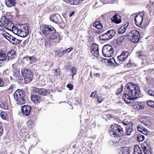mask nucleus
<instances>
[{
    "mask_svg": "<svg viewBox=\"0 0 154 154\" xmlns=\"http://www.w3.org/2000/svg\"><path fill=\"white\" fill-rule=\"evenodd\" d=\"M144 13V11H143L139 13L136 16L135 18V23L137 26H140L142 25Z\"/></svg>",
    "mask_w": 154,
    "mask_h": 154,
    "instance_id": "11",
    "label": "nucleus"
},
{
    "mask_svg": "<svg viewBox=\"0 0 154 154\" xmlns=\"http://www.w3.org/2000/svg\"><path fill=\"white\" fill-rule=\"evenodd\" d=\"M137 129L139 132H143L144 129L141 128V126L140 125H138L137 127Z\"/></svg>",
    "mask_w": 154,
    "mask_h": 154,
    "instance_id": "49",
    "label": "nucleus"
},
{
    "mask_svg": "<svg viewBox=\"0 0 154 154\" xmlns=\"http://www.w3.org/2000/svg\"><path fill=\"white\" fill-rule=\"evenodd\" d=\"M96 94H97L96 91H94V92H93L91 93V95H90V97H94Z\"/></svg>",
    "mask_w": 154,
    "mask_h": 154,
    "instance_id": "55",
    "label": "nucleus"
},
{
    "mask_svg": "<svg viewBox=\"0 0 154 154\" xmlns=\"http://www.w3.org/2000/svg\"><path fill=\"white\" fill-rule=\"evenodd\" d=\"M103 100V98L100 96L98 97L97 98V100L99 103H101Z\"/></svg>",
    "mask_w": 154,
    "mask_h": 154,
    "instance_id": "53",
    "label": "nucleus"
},
{
    "mask_svg": "<svg viewBox=\"0 0 154 154\" xmlns=\"http://www.w3.org/2000/svg\"><path fill=\"white\" fill-rule=\"evenodd\" d=\"M71 71L72 72L71 75L72 76V79H73L74 78V76L76 75V73L77 71L76 67L75 66H73L72 68Z\"/></svg>",
    "mask_w": 154,
    "mask_h": 154,
    "instance_id": "35",
    "label": "nucleus"
},
{
    "mask_svg": "<svg viewBox=\"0 0 154 154\" xmlns=\"http://www.w3.org/2000/svg\"><path fill=\"white\" fill-rule=\"evenodd\" d=\"M72 50V48H68L65 50L63 51V52H64L65 54L70 52Z\"/></svg>",
    "mask_w": 154,
    "mask_h": 154,
    "instance_id": "46",
    "label": "nucleus"
},
{
    "mask_svg": "<svg viewBox=\"0 0 154 154\" xmlns=\"http://www.w3.org/2000/svg\"><path fill=\"white\" fill-rule=\"evenodd\" d=\"M7 55L3 50H0V61H4L6 60Z\"/></svg>",
    "mask_w": 154,
    "mask_h": 154,
    "instance_id": "21",
    "label": "nucleus"
},
{
    "mask_svg": "<svg viewBox=\"0 0 154 154\" xmlns=\"http://www.w3.org/2000/svg\"><path fill=\"white\" fill-rule=\"evenodd\" d=\"M128 39L131 41L137 43L140 41V35L139 32L136 30H133L127 34Z\"/></svg>",
    "mask_w": 154,
    "mask_h": 154,
    "instance_id": "6",
    "label": "nucleus"
},
{
    "mask_svg": "<svg viewBox=\"0 0 154 154\" xmlns=\"http://www.w3.org/2000/svg\"><path fill=\"white\" fill-rule=\"evenodd\" d=\"M21 73L26 83H28L32 81L33 75L32 72L29 69L23 68L21 69Z\"/></svg>",
    "mask_w": 154,
    "mask_h": 154,
    "instance_id": "7",
    "label": "nucleus"
},
{
    "mask_svg": "<svg viewBox=\"0 0 154 154\" xmlns=\"http://www.w3.org/2000/svg\"><path fill=\"white\" fill-rule=\"evenodd\" d=\"M133 126H126L125 127V132L128 135H131L133 131Z\"/></svg>",
    "mask_w": 154,
    "mask_h": 154,
    "instance_id": "27",
    "label": "nucleus"
},
{
    "mask_svg": "<svg viewBox=\"0 0 154 154\" xmlns=\"http://www.w3.org/2000/svg\"><path fill=\"white\" fill-rule=\"evenodd\" d=\"M10 39L9 42H11L12 44L16 45L20 43L21 40L17 39L14 37L12 36L10 37Z\"/></svg>",
    "mask_w": 154,
    "mask_h": 154,
    "instance_id": "25",
    "label": "nucleus"
},
{
    "mask_svg": "<svg viewBox=\"0 0 154 154\" xmlns=\"http://www.w3.org/2000/svg\"><path fill=\"white\" fill-rule=\"evenodd\" d=\"M134 154H143L139 146L137 145L135 146Z\"/></svg>",
    "mask_w": 154,
    "mask_h": 154,
    "instance_id": "30",
    "label": "nucleus"
},
{
    "mask_svg": "<svg viewBox=\"0 0 154 154\" xmlns=\"http://www.w3.org/2000/svg\"><path fill=\"white\" fill-rule=\"evenodd\" d=\"M34 92H36L42 95L46 96L50 94V91L44 88H34L33 89Z\"/></svg>",
    "mask_w": 154,
    "mask_h": 154,
    "instance_id": "12",
    "label": "nucleus"
},
{
    "mask_svg": "<svg viewBox=\"0 0 154 154\" xmlns=\"http://www.w3.org/2000/svg\"><path fill=\"white\" fill-rule=\"evenodd\" d=\"M23 59L27 61V63L29 64H32L35 62L36 59L34 56L29 57L26 56L23 58Z\"/></svg>",
    "mask_w": 154,
    "mask_h": 154,
    "instance_id": "19",
    "label": "nucleus"
},
{
    "mask_svg": "<svg viewBox=\"0 0 154 154\" xmlns=\"http://www.w3.org/2000/svg\"><path fill=\"white\" fill-rule=\"evenodd\" d=\"M0 115L1 117L2 118V119H6L7 116L5 112H1V113Z\"/></svg>",
    "mask_w": 154,
    "mask_h": 154,
    "instance_id": "40",
    "label": "nucleus"
},
{
    "mask_svg": "<svg viewBox=\"0 0 154 154\" xmlns=\"http://www.w3.org/2000/svg\"><path fill=\"white\" fill-rule=\"evenodd\" d=\"M15 85H14L12 84L10 85L8 88V90H12L14 88H15Z\"/></svg>",
    "mask_w": 154,
    "mask_h": 154,
    "instance_id": "54",
    "label": "nucleus"
},
{
    "mask_svg": "<svg viewBox=\"0 0 154 154\" xmlns=\"http://www.w3.org/2000/svg\"><path fill=\"white\" fill-rule=\"evenodd\" d=\"M125 67H130L131 66V64L130 63H128L127 64V65H125Z\"/></svg>",
    "mask_w": 154,
    "mask_h": 154,
    "instance_id": "59",
    "label": "nucleus"
},
{
    "mask_svg": "<svg viewBox=\"0 0 154 154\" xmlns=\"http://www.w3.org/2000/svg\"><path fill=\"white\" fill-rule=\"evenodd\" d=\"M94 75L96 76H99V73H97V74H94Z\"/></svg>",
    "mask_w": 154,
    "mask_h": 154,
    "instance_id": "63",
    "label": "nucleus"
},
{
    "mask_svg": "<svg viewBox=\"0 0 154 154\" xmlns=\"http://www.w3.org/2000/svg\"><path fill=\"white\" fill-rule=\"evenodd\" d=\"M4 84L5 83L4 80L0 78V87L3 86Z\"/></svg>",
    "mask_w": 154,
    "mask_h": 154,
    "instance_id": "51",
    "label": "nucleus"
},
{
    "mask_svg": "<svg viewBox=\"0 0 154 154\" xmlns=\"http://www.w3.org/2000/svg\"><path fill=\"white\" fill-rule=\"evenodd\" d=\"M146 119L144 118H142L140 119V122L144 125H146L147 124V122H146Z\"/></svg>",
    "mask_w": 154,
    "mask_h": 154,
    "instance_id": "39",
    "label": "nucleus"
},
{
    "mask_svg": "<svg viewBox=\"0 0 154 154\" xmlns=\"http://www.w3.org/2000/svg\"><path fill=\"white\" fill-rule=\"evenodd\" d=\"M148 94L150 96H154V91L152 90L148 91Z\"/></svg>",
    "mask_w": 154,
    "mask_h": 154,
    "instance_id": "47",
    "label": "nucleus"
},
{
    "mask_svg": "<svg viewBox=\"0 0 154 154\" xmlns=\"http://www.w3.org/2000/svg\"><path fill=\"white\" fill-rule=\"evenodd\" d=\"M126 30V29L125 27H124L122 26L119 29L118 33L120 34H122L125 32Z\"/></svg>",
    "mask_w": 154,
    "mask_h": 154,
    "instance_id": "34",
    "label": "nucleus"
},
{
    "mask_svg": "<svg viewBox=\"0 0 154 154\" xmlns=\"http://www.w3.org/2000/svg\"><path fill=\"white\" fill-rule=\"evenodd\" d=\"M5 3L7 7L11 8L15 6L16 2L15 0H5Z\"/></svg>",
    "mask_w": 154,
    "mask_h": 154,
    "instance_id": "22",
    "label": "nucleus"
},
{
    "mask_svg": "<svg viewBox=\"0 0 154 154\" xmlns=\"http://www.w3.org/2000/svg\"><path fill=\"white\" fill-rule=\"evenodd\" d=\"M137 105L139 106V109H142L144 108L143 104L140 102H137Z\"/></svg>",
    "mask_w": 154,
    "mask_h": 154,
    "instance_id": "44",
    "label": "nucleus"
},
{
    "mask_svg": "<svg viewBox=\"0 0 154 154\" xmlns=\"http://www.w3.org/2000/svg\"><path fill=\"white\" fill-rule=\"evenodd\" d=\"M67 87L69 89L71 90L73 89V85L71 84H68L67 85Z\"/></svg>",
    "mask_w": 154,
    "mask_h": 154,
    "instance_id": "52",
    "label": "nucleus"
},
{
    "mask_svg": "<svg viewBox=\"0 0 154 154\" xmlns=\"http://www.w3.org/2000/svg\"><path fill=\"white\" fill-rule=\"evenodd\" d=\"M93 26L99 29H102L103 27L102 24L100 21H97L94 23Z\"/></svg>",
    "mask_w": 154,
    "mask_h": 154,
    "instance_id": "32",
    "label": "nucleus"
},
{
    "mask_svg": "<svg viewBox=\"0 0 154 154\" xmlns=\"http://www.w3.org/2000/svg\"><path fill=\"white\" fill-rule=\"evenodd\" d=\"M3 132V130L2 128V122L0 121V136H1Z\"/></svg>",
    "mask_w": 154,
    "mask_h": 154,
    "instance_id": "43",
    "label": "nucleus"
},
{
    "mask_svg": "<svg viewBox=\"0 0 154 154\" xmlns=\"http://www.w3.org/2000/svg\"><path fill=\"white\" fill-rule=\"evenodd\" d=\"M54 74L56 76L60 75V72L59 71V69H55V72Z\"/></svg>",
    "mask_w": 154,
    "mask_h": 154,
    "instance_id": "48",
    "label": "nucleus"
},
{
    "mask_svg": "<svg viewBox=\"0 0 154 154\" xmlns=\"http://www.w3.org/2000/svg\"><path fill=\"white\" fill-rule=\"evenodd\" d=\"M0 107L3 109L7 110L8 108V105L6 103H1L0 104Z\"/></svg>",
    "mask_w": 154,
    "mask_h": 154,
    "instance_id": "36",
    "label": "nucleus"
},
{
    "mask_svg": "<svg viewBox=\"0 0 154 154\" xmlns=\"http://www.w3.org/2000/svg\"><path fill=\"white\" fill-rule=\"evenodd\" d=\"M117 0H108V2L110 3H113L117 1Z\"/></svg>",
    "mask_w": 154,
    "mask_h": 154,
    "instance_id": "56",
    "label": "nucleus"
},
{
    "mask_svg": "<svg viewBox=\"0 0 154 154\" xmlns=\"http://www.w3.org/2000/svg\"><path fill=\"white\" fill-rule=\"evenodd\" d=\"M109 132L110 135L116 138L121 136L123 134V129L120 126L114 124L110 126Z\"/></svg>",
    "mask_w": 154,
    "mask_h": 154,
    "instance_id": "3",
    "label": "nucleus"
},
{
    "mask_svg": "<svg viewBox=\"0 0 154 154\" xmlns=\"http://www.w3.org/2000/svg\"><path fill=\"white\" fill-rule=\"evenodd\" d=\"M141 148L145 154H153L152 150H148L146 146L144 144L142 145Z\"/></svg>",
    "mask_w": 154,
    "mask_h": 154,
    "instance_id": "26",
    "label": "nucleus"
},
{
    "mask_svg": "<svg viewBox=\"0 0 154 154\" xmlns=\"http://www.w3.org/2000/svg\"><path fill=\"white\" fill-rule=\"evenodd\" d=\"M122 123L123 125L127 126H130L133 125V124L131 122L130 120L129 119L128 120L125 119L122 122Z\"/></svg>",
    "mask_w": 154,
    "mask_h": 154,
    "instance_id": "31",
    "label": "nucleus"
},
{
    "mask_svg": "<svg viewBox=\"0 0 154 154\" xmlns=\"http://www.w3.org/2000/svg\"><path fill=\"white\" fill-rule=\"evenodd\" d=\"M50 19L51 21L56 23H58L60 22V16L58 14H53L50 15Z\"/></svg>",
    "mask_w": 154,
    "mask_h": 154,
    "instance_id": "15",
    "label": "nucleus"
},
{
    "mask_svg": "<svg viewBox=\"0 0 154 154\" xmlns=\"http://www.w3.org/2000/svg\"><path fill=\"white\" fill-rule=\"evenodd\" d=\"M144 136L140 134H138L137 137V140L139 142H142L145 139Z\"/></svg>",
    "mask_w": 154,
    "mask_h": 154,
    "instance_id": "33",
    "label": "nucleus"
},
{
    "mask_svg": "<svg viewBox=\"0 0 154 154\" xmlns=\"http://www.w3.org/2000/svg\"><path fill=\"white\" fill-rule=\"evenodd\" d=\"M7 57H8V59L9 60L14 59L16 57V51L14 50H11L9 51L7 54Z\"/></svg>",
    "mask_w": 154,
    "mask_h": 154,
    "instance_id": "18",
    "label": "nucleus"
},
{
    "mask_svg": "<svg viewBox=\"0 0 154 154\" xmlns=\"http://www.w3.org/2000/svg\"><path fill=\"white\" fill-rule=\"evenodd\" d=\"M24 92L21 90H17L15 91L14 94V97L18 104H24L25 103Z\"/></svg>",
    "mask_w": 154,
    "mask_h": 154,
    "instance_id": "5",
    "label": "nucleus"
},
{
    "mask_svg": "<svg viewBox=\"0 0 154 154\" xmlns=\"http://www.w3.org/2000/svg\"><path fill=\"white\" fill-rule=\"evenodd\" d=\"M125 38V35H122L118 37L115 40V43L117 45H119L124 41V40Z\"/></svg>",
    "mask_w": 154,
    "mask_h": 154,
    "instance_id": "29",
    "label": "nucleus"
},
{
    "mask_svg": "<svg viewBox=\"0 0 154 154\" xmlns=\"http://www.w3.org/2000/svg\"><path fill=\"white\" fill-rule=\"evenodd\" d=\"M49 39L45 41V45L46 47H48L50 46L51 42L49 41Z\"/></svg>",
    "mask_w": 154,
    "mask_h": 154,
    "instance_id": "41",
    "label": "nucleus"
},
{
    "mask_svg": "<svg viewBox=\"0 0 154 154\" xmlns=\"http://www.w3.org/2000/svg\"><path fill=\"white\" fill-rule=\"evenodd\" d=\"M109 116L111 118H113V117H114V116L112 114L109 115Z\"/></svg>",
    "mask_w": 154,
    "mask_h": 154,
    "instance_id": "64",
    "label": "nucleus"
},
{
    "mask_svg": "<svg viewBox=\"0 0 154 154\" xmlns=\"http://www.w3.org/2000/svg\"><path fill=\"white\" fill-rule=\"evenodd\" d=\"M99 47L98 45L94 43L92 45L91 52L95 57H97L99 56Z\"/></svg>",
    "mask_w": 154,
    "mask_h": 154,
    "instance_id": "14",
    "label": "nucleus"
},
{
    "mask_svg": "<svg viewBox=\"0 0 154 154\" xmlns=\"http://www.w3.org/2000/svg\"><path fill=\"white\" fill-rule=\"evenodd\" d=\"M123 99L127 103H132V100H137L141 95L138 86L131 82L128 83L125 87Z\"/></svg>",
    "mask_w": 154,
    "mask_h": 154,
    "instance_id": "1",
    "label": "nucleus"
},
{
    "mask_svg": "<svg viewBox=\"0 0 154 154\" xmlns=\"http://www.w3.org/2000/svg\"><path fill=\"white\" fill-rule=\"evenodd\" d=\"M56 52L57 56L59 57H61L65 54L63 52V51L61 52L57 51Z\"/></svg>",
    "mask_w": 154,
    "mask_h": 154,
    "instance_id": "42",
    "label": "nucleus"
},
{
    "mask_svg": "<svg viewBox=\"0 0 154 154\" xmlns=\"http://www.w3.org/2000/svg\"><path fill=\"white\" fill-rule=\"evenodd\" d=\"M111 20L112 22L117 24L121 22V20L119 18V16L117 14L114 15L113 17L111 19Z\"/></svg>",
    "mask_w": 154,
    "mask_h": 154,
    "instance_id": "24",
    "label": "nucleus"
},
{
    "mask_svg": "<svg viewBox=\"0 0 154 154\" xmlns=\"http://www.w3.org/2000/svg\"><path fill=\"white\" fill-rule=\"evenodd\" d=\"M147 104L150 107H154V101L149 100L147 102Z\"/></svg>",
    "mask_w": 154,
    "mask_h": 154,
    "instance_id": "38",
    "label": "nucleus"
},
{
    "mask_svg": "<svg viewBox=\"0 0 154 154\" xmlns=\"http://www.w3.org/2000/svg\"><path fill=\"white\" fill-rule=\"evenodd\" d=\"M142 133L146 135L147 134L148 132L146 130L144 129V130L143 131V132H142Z\"/></svg>",
    "mask_w": 154,
    "mask_h": 154,
    "instance_id": "57",
    "label": "nucleus"
},
{
    "mask_svg": "<svg viewBox=\"0 0 154 154\" xmlns=\"http://www.w3.org/2000/svg\"><path fill=\"white\" fill-rule=\"evenodd\" d=\"M54 34H51L50 36H48L49 39L50 40H55L54 42L55 43H58L60 42V40L59 38H57V36L56 35H54Z\"/></svg>",
    "mask_w": 154,
    "mask_h": 154,
    "instance_id": "28",
    "label": "nucleus"
},
{
    "mask_svg": "<svg viewBox=\"0 0 154 154\" xmlns=\"http://www.w3.org/2000/svg\"><path fill=\"white\" fill-rule=\"evenodd\" d=\"M74 14V12H72L71 13H70L69 14V17H71Z\"/></svg>",
    "mask_w": 154,
    "mask_h": 154,
    "instance_id": "60",
    "label": "nucleus"
},
{
    "mask_svg": "<svg viewBox=\"0 0 154 154\" xmlns=\"http://www.w3.org/2000/svg\"><path fill=\"white\" fill-rule=\"evenodd\" d=\"M31 110V107L29 105H25L21 108V111L24 116H28Z\"/></svg>",
    "mask_w": 154,
    "mask_h": 154,
    "instance_id": "13",
    "label": "nucleus"
},
{
    "mask_svg": "<svg viewBox=\"0 0 154 154\" xmlns=\"http://www.w3.org/2000/svg\"><path fill=\"white\" fill-rule=\"evenodd\" d=\"M20 73V71L19 70H18V71H17L16 74L17 75H18Z\"/></svg>",
    "mask_w": 154,
    "mask_h": 154,
    "instance_id": "62",
    "label": "nucleus"
},
{
    "mask_svg": "<svg viewBox=\"0 0 154 154\" xmlns=\"http://www.w3.org/2000/svg\"><path fill=\"white\" fill-rule=\"evenodd\" d=\"M102 54L105 57H112L114 53V50L112 47L110 45H106L103 48Z\"/></svg>",
    "mask_w": 154,
    "mask_h": 154,
    "instance_id": "9",
    "label": "nucleus"
},
{
    "mask_svg": "<svg viewBox=\"0 0 154 154\" xmlns=\"http://www.w3.org/2000/svg\"><path fill=\"white\" fill-rule=\"evenodd\" d=\"M150 14H154V5L153 2H150L147 6Z\"/></svg>",
    "mask_w": 154,
    "mask_h": 154,
    "instance_id": "23",
    "label": "nucleus"
},
{
    "mask_svg": "<svg viewBox=\"0 0 154 154\" xmlns=\"http://www.w3.org/2000/svg\"><path fill=\"white\" fill-rule=\"evenodd\" d=\"M42 33L47 36H50L51 34H55V29L51 26L45 25L42 28Z\"/></svg>",
    "mask_w": 154,
    "mask_h": 154,
    "instance_id": "10",
    "label": "nucleus"
},
{
    "mask_svg": "<svg viewBox=\"0 0 154 154\" xmlns=\"http://www.w3.org/2000/svg\"><path fill=\"white\" fill-rule=\"evenodd\" d=\"M129 53L128 51H123L120 55L118 56V59L120 61H124L128 57Z\"/></svg>",
    "mask_w": 154,
    "mask_h": 154,
    "instance_id": "16",
    "label": "nucleus"
},
{
    "mask_svg": "<svg viewBox=\"0 0 154 154\" xmlns=\"http://www.w3.org/2000/svg\"><path fill=\"white\" fill-rule=\"evenodd\" d=\"M137 55L139 58H142L144 57L145 54L144 52L141 51H138L137 52Z\"/></svg>",
    "mask_w": 154,
    "mask_h": 154,
    "instance_id": "37",
    "label": "nucleus"
},
{
    "mask_svg": "<svg viewBox=\"0 0 154 154\" xmlns=\"http://www.w3.org/2000/svg\"><path fill=\"white\" fill-rule=\"evenodd\" d=\"M129 25V23H127L124 26H123L124 27H125V28L126 29L127 27Z\"/></svg>",
    "mask_w": 154,
    "mask_h": 154,
    "instance_id": "58",
    "label": "nucleus"
},
{
    "mask_svg": "<svg viewBox=\"0 0 154 154\" xmlns=\"http://www.w3.org/2000/svg\"><path fill=\"white\" fill-rule=\"evenodd\" d=\"M14 24L10 20L7 15L2 17L0 20V31H4L5 28L11 31Z\"/></svg>",
    "mask_w": 154,
    "mask_h": 154,
    "instance_id": "4",
    "label": "nucleus"
},
{
    "mask_svg": "<svg viewBox=\"0 0 154 154\" xmlns=\"http://www.w3.org/2000/svg\"><path fill=\"white\" fill-rule=\"evenodd\" d=\"M116 32L113 29L109 30L106 33L103 34L99 36V38L102 40H108L115 36Z\"/></svg>",
    "mask_w": 154,
    "mask_h": 154,
    "instance_id": "8",
    "label": "nucleus"
},
{
    "mask_svg": "<svg viewBox=\"0 0 154 154\" xmlns=\"http://www.w3.org/2000/svg\"><path fill=\"white\" fill-rule=\"evenodd\" d=\"M11 31L13 33L21 37H25L29 34V27L26 25H23L21 26L17 27L16 26H13Z\"/></svg>",
    "mask_w": 154,
    "mask_h": 154,
    "instance_id": "2",
    "label": "nucleus"
},
{
    "mask_svg": "<svg viewBox=\"0 0 154 154\" xmlns=\"http://www.w3.org/2000/svg\"><path fill=\"white\" fill-rule=\"evenodd\" d=\"M27 42V41H25L23 42V45L24 46L26 45H25L26 43Z\"/></svg>",
    "mask_w": 154,
    "mask_h": 154,
    "instance_id": "61",
    "label": "nucleus"
},
{
    "mask_svg": "<svg viewBox=\"0 0 154 154\" xmlns=\"http://www.w3.org/2000/svg\"><path fill=\"white\" fill-rule=\"evenodd\" d=\"M11 35H10L8 33H7L6 35H4L5 37L9 41H10V37H11Z\"/></svg>",
    "mask_w": 154,
    "mask_h": 154,
    "instance_id": "45",
    "label": "nucleus"
},
{
    "mask_svg": "<svg viewBox=\"0 0 154 154\" xmlns=\"http://www.w3.org/2000/svg\"><path fill=\"white\" fill-rule=\"evenodd\" d=\"M31 100L35 104H38L41 101L40 97L37 95H32L31 96Z\"/></svg>",
    "mask_w": 154,
    "mask_h": 154,
    "instance_id": "17",
    "label": "nucleus"
},
{
    "mask_svg": "<svg viewBox=\"0 0 154 154\" xmlns=\"http://www.w3.org/2000/svg\"><path fill=\"white\" fill-rule=\"evenodd\" d=\"M123 86L122 85H121L120 87V88H119L118 90V91L117 93L118 94H119L121 93V92L122 91L123 89Z\"/></svg>",
    "mask_w": 154,
    "mask_h": 154,
    "instance_id": "50",
    "label": "nucleus"
},
{
    "mask_svg": "<svg viewBox=\"0 0 154 154\" xmlns=\"http://www.w3.org/2000/svg\"><path fill=\"white\" fill-rule=\"evenodd\" d=\"M119 149L122 154H131L130 150L126 146L121 147Z\"/></svg>",
    "mask_w": 154,
    "mask_h": 154,
    "instance_id": "20",
    "label": "nucleus"
}]
</instances>
